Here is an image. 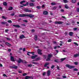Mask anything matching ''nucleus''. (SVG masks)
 Segmentation results:
<instances>
[{"label":"nucleus","instance_id":"obj_1","mask_svg":"<svg viewBox=\"0 0 79 79\" xmlns=\"http://www.w3.org/2000/svg\"><path fill=\"white\" fill-rule=\"evenodd\" d=\"M40 60V58H37L35 60H33L31 63H33L34 64H39V63L37 62H33V61H38V60Z\"/></svg>","mask_w":79,"mask_h":79},{"label":"nucleus","instance_id":"obj_2","mask_svg":"<svg viewBox=\"0 0 79 79\" xmlns=\"http://www.w3.org/2000/svg\"><path fill=\"white\" fill-rule=\"evenodd\" d=\"M18 63H27V62L25 60H23L21 59H19V60L18 61Z\"/></svg>","mask_w":79,"mask_h":79},{"label":"nucleus","instance_id":"obj_3","mask_svg":"<svg viewBox=\"0 0 79 79\" xmlns=\"http://www.w3.org/2000/svg\"><path fill=\"white\" fill-rule=\"evenodd\" d=\"M65 66H66V67H67V68H69V69L74 68H75V66L70 65L69 64H66L65 65Z\"/></svg>","mask_w":79,"mask_h":79},{"label":"nucleus","instance_id":"obj_4","mask_svg":"<svg viewBox=\"0 0 79 79\" xmlns=\"http://www.w3.org/2000/svg\"><path fill=\"white\" fill-rule=\"evenodd\" d=\"M52 56V54H49L48 55V58L46 60V61H50V58Z\"/></svg>","mask_w":79,"mask_h":79},{"label":"nucleus","instance_id":"obj_5","mask_svg":"<svg viewBox=\"0 0 79 79\" xmlns=\"http://www.w3.org/2000/svg\"><path fill=\"white\" fill-rule=\"evenodd\" d=\"M37 51L39 55H42V50L38 49Z\"/></svg>","mask_w":79,"mask_h":79},{"label":"nucleus","instance_id":"obj_6","mask_svg":"<svg viewBox=\"0 0 79 79\" xmlns=\"http://www.w3.org/2000/svg\"><path fill=\"white\" fill-rule=\"evenodd\" d=\"M63 22H59V21H56L55 22V24H61L63 23Z\"/></svg>","mask_w":79,"mask_h":79},{"label":"nucleus","instance_id":"obj_7","mask_svg":"<svg viewBox=\"0 0 79 79\" xmlns=\"http://www.w3.org/2000/svg\"><path fill=\"white\" fill-rule=\"evenodd\" d=\"M24 10L25 12H28L29 13H30V12H31V11H31V10H28L27 9H24Z\"/></svg>","mask_w":79,"mask_h":79},{"label":"nucleus","instance_id":"obj_8","mask_svg":"<svg viewBox=\"0 0 79 79\" xmlns=\"http://www.w3.org/2000/svg\"><path fill=\"white\" fill-rule=\"evenodd\" d=\"M27 16V15L26 14H21V15H20L19 16V17H24L25 16Z\"/></svg>","mask_w":79,"mask_h":79},{"label":"nucleus","instance_id":"obj_9","mask_svg":"<svg viewBox=\"0 0 79 79\" xmlns=\"http://www.w3.org/2000/svg\"><path fill=\"white\" fill-rule=\"evenodd\" d=\"M26 16H27V17H30V18H33V17H34V16L32 15H27Z\"/></svg>","mask_w":79,"mask_h":79},{"label":"nucleus","instance_id":"obj_10","mask_svg":"<svg viewBox=\"0 0 79 79\" xmlns=\"http://www.w3.org/2000/svg\"><path fill=\"white\" fill-rule=\"evenodd\" d=\"M21 39H24L25 37H24V35H23L19 37Z\"/></svg>","mask_w":79,"mask_h":79},{"label":"nucleus","instance_id":"obj_11","mask_svg":"<svg viewBox=\"0 0 79 79\" xmlns=\"http://www.w3.org/2000/svg\"><path fill=\"white\" fill-rule=\"evenodd\" d=\"M73 34H74V33H73V32H69V35H70V36H73Z\"/></svg>","mask_w":79,"mask_h":79},{"label":"nucleus","instance_id":"obj_12","mask_svg":"<svg viewBox=\"0 0 79 79\" xmlns=\"http://www.w3.org/2000/svg\"><path fill=\"white\" fill-rule=\"evenodd\" d=\"M10 60L12 61H15V60H14V57L13 56H11L10 57Z\"/></svg>","mask_w":79,"mask_h":79},{"label":"nucleus","instance_id":"obj_13","mask_svg":"<svg viewBox=\"0 0 79 79\" xmlns=\"http://www.w3.org/2000/svg\"><path fill=\"white\" fill-rule=\"evenodd\" d=\"M50 70H49L48 71L47 75L48 76H49L50 75Z\"/></svg>","mask_w":79,"mask_h":79},{"label":"nucleus","instance_id":"obj_14","mask_svg":"<svg viewBox=\"0 0 79 79\" xmlns=\"http://www.w3.org/2000/svg\"><path fill=\"white\" fill-rule=\"evenodd\" d=\"M43 14L44 15H48V12L45 11L43 12Z\"/></svg>","mask_w":79,"mask_h":79},{"label":"nucleus","instance_id":"obj_15","mask_svg":"<svg viewBox=\"0 0 79 79\" xmlns=\"http://www.w3.org/2000/svg\"><path fill=\"white\" fill-rule=\"evenodd\" d=\"M79 56V54H77L74 55V56L75 57H77V56Z\"/></svg>","mask_w":79,"mask_h":79},{"label":"nucleus","instance_id":"obj_16","mask_svg":"<svg viewBox=\"0 0 79 79\" xmlns=\"http://www.w3.org/2000/svg\"><path fill=\"white\" fill-rule=\"evenodd\" d=\"M13 26H14L15 27H20V26H19V25H13Z\"/></svg>","mask_w":79,"mask_h":79},{"label":"nucleus","instance_id":"obj_17","mask_svg":"<svg viewBox=\"0 0 79 79\" xmlns=\"http://www.w3.org/2000/svg\"><path fill=\"white\" fill-rule=\"evenodd\" d=\"M64 2L65 3H68V1L67 0H63Z\"/></svg>","mask_w":79,"mask_h":79},{"label":"nucleus","instance_id":"obj_18","mask_svg":"<svg viewBox=\"0 0 79 79\" xmlns=\"http://www.w3.org/2000/svg\"><path fill=\"white\" fill-rule=\"evenodd\" d=\"M31 77H29V76H26L25 77V79H29V78H31Z\"/></svg>","mask_w":79,"mask_h":79},{"label":"nucleus","instance_id":"obj_19","mask_svg":"<svg viewBox=\"0 0 79 79\" xmlns=\"http://www.w3.org/2000/svg\"><path fill=\"white\" fill-rule=\"evenodd\" d=\"M49 64V63H46L44 65V67H46L47 65H48Z\"/></svg>","mask_w":79,"mask_h":79},{"label":"nucleus","instance_id":"obj_20","mask_svg":"<svg viewBox=\"0 0 79 79\" xmlns=\"http://www.w3.org/2000/svg\"><path fill=\"white\" fill-rule=\"evenodd\" d=\"M36 56H37V55H35V56H32L31 57V58H32V59H35V57H36Z\"/></svg>","mask_w":79,"mask_h":79},{"label":"nucleus","instance_id":"obj_21","mask_svg":"<svg viewBox=\"0 0 79 79\" xmlns=\"http://www.w3.org/2000/svg\"><path fill=\"white\" fill-rule=\"evenodd\" d=\"M28 4H29V2H27L26 3V4H23V6H27V5H28Z\"/></svg>","mask_w":79,"mask_h":79},{"label":"nucleus","instance_id":"obj_22","mask_svg":"<svg viewBox=\"0 0 79 79\" xmlns=\"http://www.w3.org/2000/svg\"><path fill=\"white\" fill-rule=\"evenodd\" d=\"M35 40H37V35H35Z\"/></svg>","mask_w":79,"mask_h":79},{"label":"nucleus","instance_id":"obj_23","mask_svg":"<svg viewBox=\"0 0 79 79\" xmlns=\"http://www.w3.org/2000/svg\"><path fill=\"white\" fill-rule=\"evenodd\" d=\"M72 2L73 3H75L76 2V0H72Z\"/></svg>","mask_w":79,"mask_h":79},{"label":"nucleus","instance_id":"obj_24","mask_svg":"<svg viewBox=\"0 0 79 79\" xmlns=\"http://www.w3.org/2000/svg\"><path fill=\"white\" fill-rule=\"evenodd\" d=\"M9 10H13V7H10L8 9Z\"/></svg>","mask_w":79,"mask_h":79},{"label":"nucleus","instance_id":"obj_25","mask_svg":"<svg viewBox=\"0 0 79 79\" xmlns=\"http://www.w3.org/2000/svg\"><path fill=\"white\" fill-rule=\"evenodd\" d=\"M65 8H67V9H68L69 7H68V5H67V4H65Z\"/></svg>","mask_w":79,"mask_h":79},{"label":"nucleus","instance_id":"obj_26","mask_svg":"<svg viewBox=\"0 0 79 79\" xmlns=\"http://www.w3.org/2000/svg\"><path fill=\"white\" fill-rule=\"evenodd\" d=\"M1 24H6V22H3L1 23Z\"/></svg>","mask_w":79,"mask_h":79},{"label":"nucleus","instance_id":"obj_27","mask_svg":"<svg viewBox=\"0 0 79 79\" xmlns=\"http://www.w3.org/2000/svg\"><path fill=\"white\" fill-rule=\"evenodd\" d=\"M12 68H14V69H17L18 68V67L17 66H15L14 67H12Z\"/></svg>","mask_w":79,"mask_h":79},{"label":"nucleus","instance_id":"obj_28","mask_svg":"<svg viewBox=\"0 0 79 79\" xmlns=\"http://www.w3.org/2000/svg\"><path fill=\"white\" fill-rule=\"evenodd\" d=\"M24 2H25V1H23L20 2V4H22L23 3H24Z\"/></svg>","mask_w":79,"mask_h":79},{"label":"nucleus","instance_id":"obj_29","mask_svg":"<svg viewBox=\"0 0 79 79\" xmlns=\"http://www.w3.org/2000/svg\"><path fill=\"white\" fill-rule=\"evenodd\" d=\"M30 6H34V5L33 3H30Z\"/></svg>","mask_w":79,"mask_h":79},{"label":"nucleus","instance_id":"obj_30","mask_svg":"<svg viewBox=\"0 0 79 79\" xmlns=\"http://www.w3.org/2000/svg\"><path fill=\"white\" fill-rule=\"evenodd\" d=\"M8 23H12V21L11 20H9L8 21Z\"/></svg>","mask_w":79,"mask_h":79},{"label":"nucleus","instance_id":"obj_31","mask_svg":"<svg viewBox=\"0 0 79 79\" xmlns=\"http://www.w3.org/2000/svg\"><path fill=\"white\" fill-rule=\"evenodd\" d=\"M6 44L7 45H9V46L11 45V44H10L9 43H6Z\"/></svg>","mask_w":79,"mask_h":79},{"label":"nucleus","instance_id":"obj_32","mask_svg":"<svg viewBox=\"0 0 79 79\" xmlns=\"http://www.w3.org/2000/svg\"><path fill=\"white\" fill-rule=\"evenodd\" d=\"M55 62H56V63H58L59 62L58 60V59L55 60Z\"/></svg>","mask_w":79,"mask_h":79},{"label":"nucleus","instance_id":"obj_33","mask_svg":"<svg viewBox=\"0 0 79 79\" xmlns=\"http://www.w3.org/2000/svg\"><path fill=\"white\" fill-rule=\"evenodd\" d=\"M28 67H32V65L31 64H28Z\"/></svg>","mask_w":79,"mask_h":79},{"label":"nucleus","instance_id":"obj_34","mask_svg":"<svg viewBox=\"0 0 79 79\" xmlns=\"http://www.w3.org/2000/svg\"><path fill=\"white\" fill-rule=\"evenodd\" d=\"M3 4L4 5H5V6H6V5H7V3H6V2H4L3 3Z\"/></svg>","mask_w":79,"mask_h":79},{"label":"nucleus","instance_id":"obj_35","mask_svg":"<svg viewBox=\"0 0 79 79\" xmlns=\"http://www.w3.org/2000/svg\"><path fill=\"white\" fill-rule=\"evenodd\" d=\"M56 5V4L55 3H51L52 5Z\"/></svg>","mask_w":79,"mask_h":79},{"label":"nucleus","instance_id":"obj_36","mask_svg":"<svg viewBox=\"0 0 79 79\" xmlns=\"http://www.w3.org/2000/svg\"><path fill=\"white\" fill-rule=\"evenodd\" d=\"M74 64L75 65H77V64H78V63L77 62H74Z\"/></svg>","mask_w":79,"mask_h":79},{"label":"nucleus","instance_id":"obj_37","mask_svg":"<svg viewBox=\"0 0 79 79\" xmlns=\"http://www.w3.org/2000/svg\"><path fill=\"white\" fill-rule=\"evenodd\" d=\"M77 28H73V30L74 31H77Z\"/></svg>","mask_w":79,"mask_h":79},{"label":"nucleus","instance_id":"obj_38","mask_svg":"<svg viewBox=\"0 0 79 79\" xmlns=\"http://www.w3.org/2000/svg\"><path fill=\"white\" fill-rule=\"evenodd\" d=\"M65 59H66V58H62L61 59V61H63L64 60H65Z\"/></svg>","mask_w":79,"mask_h":79},{"label":"nucleus","instance_id":"obj_39","mask_svg":"<svg viewBox=\"0 0 79 79\" xmlns=\"http://www.w3.org/2000/svg\"><path fill=\"white\" fill-rule=\"evenodd\" d=\"M73 43L75 45H77V46H78V44H77V43Z\"/></svg>","mask_w":79,"mask_h":79},{"label":"nucleus","instance_id":"obj_40","mask_svg":"<svg viewBox=\"0 0 79 79\" xmlns=\"http://www.w3.org/2000/svg\"><path fill=\"white\" fill-rule=\"evenodd\" d=\"M27 75V73H24L23 74V76H26Z\"/></svg>","mask_w":79,"mask_h":79},{"label":"nucleus","instance_id":"obj_41","mask_svg":"<svg viewBox=\"0 0 79 79\" xmlns=\"http://www.w3.org/2000/svg\"><path fill=\"white\" fill-rule=\"evenodd\" d=\"M57 68L58 70H60V68L58 65L57 66Z\"/></svg>","mask_w":79,"mask_h":79},{"label":"nucleus","instance_id":"obj_42","mask_svg":"<svg viewBox=\"0 0 79 79\" xmlns=\"http://www.w3.org/2000/svg\"><path fill=\"white\" fill-rule=\"evenodd\" d=\"M9 31V30L8 29L5 30V32H7L8 31Z\"/></svg>","mask_w":79,"mask_h":79},{"label":"nucleus","instance_id":"obj_43","mask_svg":"<svg viewBox=\"0 0 79 79\" xmlns=\"http://www.w3.org/2000/svg\"><path fill=\"white\" fill-rule=\"evenodd\" d=\"M7 40H11V39L9 38H6Z\"/></svg>","mask_w":79,"mask_h":79},{"label":"nucleus","instance_id":"obj_44","mask_svg":"<svg viewBox=\"0 0 79 79\" xmlns=\"http://www.w3.org/2000/svg\"><path fill=\"white\" fill-rule=\"evenodd\" d=\"M23 22H25V23H27V21L26 20H23Z\"/></svg>","mask_w":79,"mask_h":79},{"label":"nucleus","instance_id":"obj_45","mask_svg":"<svg viewBox=\"0 0 79 79\" xmlns=\"http://www.w3.org/2000/svg\"><path fill=\"white\" fill-rule=\"evenodd\" d=\"M68 42H71V39H70L68 40Z\"/></svg>","mask_w":79,"mask_h":79},{"label":"nucleus","instance_id":"obj_46","mask_svg":"<svg viewBox=\"0 0 79 79\" xmlns=\"http://www.w3.org/2000/svg\"><path fill=\"white\" fill-rule=\"evenodd\" d=\"M77 12H78V13H79V8H78L77 9Z\"/></svg>","mask_w":79,"mask_h":79},{"label":"nucleus","instance_id":"obj_47","mask_svg":"<svg viewBox=\"0 0 79 79\" xmlns=\"http://www.w3.org/2000/svg\"><path fill=\"white\" fill-rule=\"evenodd\" d=\"M3 76L4 77H7V76L6 75H5V74H3Z\"/></svg>","mask_w":79,"mask_h":79},{"label":"nucleus","instance_id":"obj_48","mask_svg":"<svg viewBox=\"0 0 79 79\" xmlns=\"http://www.w3.org/2000/svg\"><path fill=\"white\" fill-rule=\"evenodd\" d=\"M74 71H78V70L77 69H74Z\"/></svg>","mask_w":79,"mask_h":79},{"label":"nucleus","instance_id":"obj_49","mask_svg":"<svg viewBox=\"0 0 79 79\" xmlns=\"http://www.w3.org/2000/svg\"><path fill=\"white\" fill-rule=\"evenodd\" d=\"M63 78H66V76H62Z\"/></svg>","mask_w":79,"mask_h":79},{"label":"nucleus","instance_id":"obj_50","mask_svg":"<svg viewBox=\"0 0 79 79\" xmlns=\"http://www.w3.org/2000/svg\"><path fill=\"white\" fill-rule=\"evenodd\" d=\"M55 67V66L53 65L51 67V68L52 69H53V68H54Z\"/></svg>","mask_w":79,"mask_h":79},{"label":"nucleus","instance_id":"obj_51","mask_svg":"<svg viewBox=\"0 0 79 79\" xmlns=\"http://www.w3.org/2000/svg\"><path fill=\"white\" fill-rule=\"evenodd\" d=\"M43 76H45V72H44L43 74Z\"/></svg>","mask_w":79,"mask_h":79},{"label":"nucleus","instance_id":"obj_52","mask_svg":"<svg viewBox=\"0 0 79 79\" xmlns=\"http://www.w3.org/2000/svg\"><path fill=\"white\" fill-rule=\"evenodd\" d=\"M26 51V49H25V48H24L23 49V52H25V51Z\"/></svg>","mask_w":79,"mask_h":79},{"label":"nucleus","instance_id":"obj_53","mask_svg":"<svg viewBox=\"0 0 79 79\" xmlns=\"http://www.w3.org/2000/svg\"><path fill=\"white\" fill-rule=\"evenodd\" d=\"M10 15L11 16H14V15H15V14H11Z\"/></svg>","mask_w":79,"mask_h":79},{"label":"nucleus","instance_id":"obj_54","mask_svg":"<svg viewBox=\"0 0 79 79\" xmlns=\"http://www.w3.org/2000/svg\"><path fill=\"white\" fill-rule=\"evenodd\" d=\"M61 11H62V12H63L64 11V10L63 9H61L60 10Z\"/></svg>","mask_w":79,"mask_h":79},{"label":"nucleus","instance_id":"obj_55","mask_svg":"<svg viewBox=\"0 0 79 79\" xmlns=\"http://www.w3.org/2000/svg\"><path fill=\"white\" fill-rule=\"evenodd\" d=\"M11 51V49H9L8 50V52H10Z\"/></svg>","mask_w":79,"mask_h":79},{"label":"nucleus","instance_id":"obj_56","mask_svg":"<svg viewBox=\"0 0 79 79\" xmlns=\"http://www.w3.org/2000/svg\"><path fill=\"white\" fill-rule=\"evenodd\" d=\"M45 6V5H42V8H44V7Z\"/></svg>","mask_w":79,"mask_h":79},{"label":"nucleus","instance_id":"obj_57","mask_svg":"<svg viewBox=\"0 0 79 79\" xmlns=\"http://www.w3.org/2000/svg\"><path fill=\"white\" fill-rule=\"evenodd\" d=\"M56 7H53V9L54 10H55V9H56Z\"/></svg>","mask_w":79,"mask_h":79},{"label":"nucleus","instance_id":"obj_58","mask_svg":"<svg viewBox=\"0 0 79 79\" xmlns=\"http://www.w3.org/2000/svg\"><path fill=\"white\" fill-rule=\"evenodd\" d=\"M37 8H38V9H40V6H38L37 7Z\"/></svg>","mask_w":79,"mask_h":79},{"label":"nucleus","instance_id":"obj_59","mask_svg":"<svg viewBox=\"0 0 79 79\" xmlns=\"http://www.w3.org/2000/svg\"><path fill=\"white\" fill-rule=\"evenodd\" d=\"M57 46H55L54 47V49H56L57 48Z\"/></svg>","mask_w":79,"mask_h":79},{"label":"nucleus","instance_id":"obj_60","mask_svg":"<svg viewBox=\"0 0 79 79\" xmlns=\"http://www.w3.org/2000/svg\"><path fill=\"white\" fill-rule=\"evenodd\" d=\"M56 52L57 53H58V50H56Z\"/></svg>","mask_w":79,"mask_h":79},{"label":"nucleus","instance_id":"obj_61","mask_svg":"<svg viewBox=\"0 0 79 79\" xmlns=\"http://www.w3.org/2000/svg\"><path fill=\"white\" fill-rule=\"evenodd\" d=\"M19 73H22V71H19Z\"/></svg>","mask_w":79,"mask_h":79},{"label":"nucleus","instance_id":"obj_62","mask_svg":"<svg viewBox=\"0 0 79 79\" xmlns=\"http://www.w3.org/2000/svg\"><path fill=\"white\" fill-rule=\"evenodd\" d=\"M2 18H4V19H6V18H5V16H2Z\"/></svg>","mask_w":79,"mask_h":79},{"label":"nucleus","instance_id":"obj_63","mask_svg":"<svg viewBox=\"0 0 79 79\" xmlns=\"http://www.w3.org/2000/svg\"><path fill=\"white\" fill-rule=\"evenodd\" d=\"M31 2H35V1H34V0H31Z\"/></svg>","mask_w":79,"mask_h":79},{"label":"nucleus","instance_id":"obj_64","mask_svg":"<svg viewBox=\"0 0 79 79\" xmlns=\"http://www.w3.org/2000/svg\"><path fill=\"white\" fill-rule=\"evenodd\" d=\"M56 79H61L60 78L58 77H56Z\"/></svg>","mask_w":79,"mask_h":79}]
</instances>
